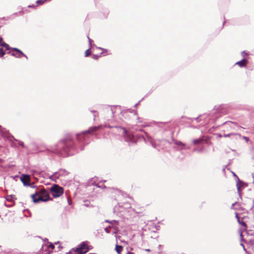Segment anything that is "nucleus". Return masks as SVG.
I'll list each match as a JSON object with an SVG mask.
<instances>
[{"instance_id": "1", "label": "nucleus", "mask_w": 254, "mask_h": 254, "mask_svg": "<svg viewBox=\"0 0 254 254\" xmlns=\"http://www.w3.org/2000/svg\"><path fill=\"white\" fill-rule=\"evenodd\" d=\"M72 145V138L70 135H67L53 147L51 151L57 154H66L67 153L69 148Z\"/></svg>"}, {"instance_id": "2", "label": "nucleus", "mask_w": 254, "mask_h": 254, "mask_svg": "<svg viewBox=\"0 0 254 254\" xmlns=\"http://www.w3.org/2000/svg\"><path fill=\"white\" fill-rule=\"evenodd\" d=\"M31 197L34 203L40 201H47L50 199L48 191L44 189L36 191L31 195Z\"/></svg>"}, {"instance_id": "3", "label": "nucleus", "mask_w": 254, "mask_h": 254, "mask_svg": "<svg viewBox=\"0 0 254 254\" xmlns=\"http://www.w3.org/2000/svg\"><path fill=\"white\" fill-rule=\"evenodd\" d=\"M89 250L88 243L86 242L81 243L77 248L72 249L68 254H85Z\"/></svg>"}, {"instance_id": "4", "label": "nucleus", "mask_w": 254, "mask_h": 254, "mask_svg": "<svg viewBox=\"0 0 254 254\" xmlns=\"http://www.w3.org/2000/svg\"><path fill=\"white\" fill-rule=\"evenodd\" d=\"M51 192L54 197H58L61 196L64 193L63 188L57 185H54L51 188Z\"/></svg>"}, {"instance_id": "5", "label": "nucleus", "mask_w": 254, "mask_h": 254, "mask_svg": "<svg viewBox=\"0 0 254 254\" xmlns=\"http://www.w3.org/2000/svg\"><path fill=\"white\" fill-rule=\"evenodd\" d=\"M55 248V246L52 244L43 246L38 254H50Z\"/></svg>"}, {"instance_id": "6", "label": "nucleus", "mask_w": 254, "mask_h": 254, "mask_svg": "<svg viewBox=\"0 0 254 254\" xmlns=\"http://www.w3.org/2000/svg\"><path fill=\"white\" fill-rule=\"evenodd\" d=\"M8 54H10L11 56L16 58H20L22 56H23L27 59V56L23 53L22 51L17 48H12L8 52Z\"/></svg>"}, {"instance_id": "7", "label": "nucleus", "mask_w": 254, "mask_h": 254, "mask_svg": "<svg viewBox=\"0 0 254 254\" xmlns=\"http://www.w3.org/2000/svg\"><path fill=\"white\" fill-rule=\"evenodd\" d=\"M102 125L98 126L91 127L87 130L84 131L82 134H78L77 136V139L79 140V137L82 135H85L87 133H92L93 132L96 131L102 128Z\"/></svg>"}, {"instance_id": "8", "label": "nucleus", "mask_w": 254, "mask_h": 254, "mask_svg": "<svg viewBox=\"0 0 254 254\" xmlns=\"http://www.w3.org/2000/svg\"><path fill=\"white\" fill-rule=\"evenodd\" d=\"M20 180L24 186H31L32 188L34 187L30 184V177L28 175H22L20 178Z\"/></svg>"}, {"instance_id": "9", "label": "nucleus", "mask_w": 254, "mask_h": 254, "mask_svg": "<svg viewBox=\"0 0 254 254\" xmlns=\"http://www.w3.org/2000/svg\"><path fill=\"white\" fill-rule=\"evenodd\" d=\"M235 216L237 219L238 223L242 225L244 227V229L246 230L247 228V224L244 221L240 220V217L239 216V214L236 212H235Z\"/></svg>"}, {"instance_id": "10", "label": "nucleus", "mask_w": 254, "mask_h": 254, "mask_svg": "<svg viewBox=\"0 0 254 254\" xmlns=\"http://www.w3.org/2000/svg\"><path fill=\"white\" fill-rule=\"evenodd\" d=\"M248 61L246 59H243L239 62H238L236 63V64L238 65L240 67H244L246 66Z\"/></svg>"}, {"instance_id": "11", "label": "nucleus", "mask_w": 254, "mask_h": 254, "mask_svg": "<svg viewBox=\"0 0 254 254\" xmlns=\"http://www.w3.org/2000/svg\"><path fill=\"white\" fill-rule=\"evenodd\" d=\"M225 126H229L231 128H234V126H237V124L232 122H226L224 124Z\"/></svg>"}, {"instance_id": "12", "label": "nucleus", "mask_w": 254, "mask_h": 254, "mask_svg": "<svg viewBox=\"0 0 254 254\" xmlns=\"http://www.w3.org/2000/svg\"><path fill=\"white\" fill-rule=\"evenodd\" d=\"M98 49L102 51V52L100 53V54L101 55V56H102V55L106 56V55L109 54L108 53V50L107 49H104L100 48H98Z\"/></svg>"}, {"instance_id": "13", "label": "nucleus", "mask_w": 254, "mask_h": 254, "mask_svg": "<svg viewBox=\"0 0 254 254\" xmlns=\"http://www.w3.org/2000/svg\"><path fill=\"white\" fill-rule=\"evenodd\" d=\"M123 250V247L122 246L116 245V251L118 254H121V252Z\"/></svg>"}, {"instance_id": "14", "label": "nucleus", "mask_w": 254, "mask_h": 254, "mask_svg": "<svg viewBox=\"0 0 254 254\" xmlns=\"http://www.w3.org/2000/svg\"><path fill=\"white\" fill-rule=\"evenodd\" d=\"M1 46L4 48L6 50H11L12 49L9 47V46L7 44H6L5 42L1 43Z\"/></svg>"}, {"instance_id": "15", "label": "nucleus", "mask_w": 254, "mask_h": 254, "mask_svg": "<svg viewBox=\"0 0 254 254\" xmlns=\"http://www.w3.org/2000/svg\"><path fill=\"white\" fill-rule=\"evenodd\" d=\"M237 206L239 207V204L237 203H233L231 206V208L234 210H237Z\"/></svg>"}, {"instance_id": "16", "label": "nucleus", "mask_w": 254, "mask_h": 254, "mask_svg": "<svg viewBox=\"0 0 254 254\" xmlns=\"http://www.w3.org/2000/svg\"><path fill=\"white\" fill-rule=\"evenodd\" d=\"M91 52L90 51V49H87L85 52V57H88V56L91 55Z\"/></svg>"}, {"instance_id": "17", "label": "nucleus", "mask_w": 254, "mask_h": 254, "mask_svg": "<svg viewBox=\"0 0 254 254\" xmlns=\"http://www.w3.org/2000/svg\"><path fill=\"white\" fill-rule=\"evenodd\" d=\"M101 57V55H100H100H98L93 54V55H92V58H93V59H94V60H98V58H99V57Z\"/></svg>"}, {"instance_id": "18", "label": "nucleus", "mask_w": 254, "mask_h": 254, "mask_svg": "<svg viewBox=\"0 0 254 254\" xmlns=\"http://www.w3.org/2000/svg\"><path fill=\"white\" fill-rule=\"evenodd\" d=\"M4 54L5 52H4L3 48H0V57H3Z\"/></svg>"}, {"instance_id": "19", "label": "nucleus", "mask_w": 254, "mask_h": 254, "mask_svg": "<svg viewBox=\"0 0 254 254\" xmlns=\"http://www.w3.org/2000/svg\"><path fill=\"white\" fill-rule=\"evenodd\" d=\"M201 141V139H195V140H194L193 141V143L194 145H196L199 143H200Z\"/></svg>"}, {"instance_id": "20", "label": "nucleus", "mask_w": 254, "mask_h": 254, "mask_svg": "<svg viewBox=\"0 0 254 254\" xmlns=\"http://www.w3.org/2000/svg\"><path fill=\"white\" fill-rule=\"evenodd\" d=\"M234 133H230L227 134H224H224H223V136L224 137H230L231 135H234Z\"/></svg>"}, {"instance_id": "21", "label": "nucleus", "mask_w": 254, "mask_h": 254, "mask_svg": "<svg viewBox=\"0 0 254 254\" xmlns=\"http://www.w3.org/2000/svg\"><path fill=\"white\" fill-rule=\"evenodd\" d=\"M216 136L218 138H221L222 137H223V134H221V133H217L216 134Z\"/></svg>"}, {"instance_id": "22", "label": "nucleus", "mask_w": 254, "mask_h": 254, "mask_svg": "<svg viewBox=\"0 0 254 254\" xmlns=\"http://www.w3.org/2000/svg\"><path fill=\"white\" fill-rule=\"evenodd\" d=\"M176 144H177L178 145H183V143L182 142H180V141H178L176 142Z\"/></svg>"}, {"instance_id": "23", "label": "nucleus", "mask_w": 254, "mask_h": 254, "mask_svg": "<svg viewBox=\"0 0 254 254\" xmlns=\"http://www.w3.org/2000/svg\"><path fill=\"white\" fill-rule=\"evenodd\" d=\"M3 39L1 37H0V44L1 45V43H2Z\"/></svg>"}, {"instance_id": "24", "label": "nucleus", "mask_w": 254, "mask_h": 254, "mask_svg": "<svg viewBox=\"0 0 254 254\" xmlns=\"http://www.w3.org/2000/svg\"><path fill=\"white\" fill-rule=\"evenodd\" d=\"M244 54H247L245 52H242V55L244 56Z\"/></svg>"}, {"instance_id": "25", "label": "nucleus", "mask_w": 254, "mask_h": 254, "mask_svg": "<svg viewBox=\"0 0 254 254\" xmlns=\"http://www.w3.org/2000/svg\"><path fill=\"white\" fill-rule=\"evenodd\" d=\"M127 254H134L131 252H128Z\"/></svg>"}, {"instance_id": "26", "label": "nucleus", "mask_w": 254, "mask_h": 254, "mask_svg": "<svg viewBox=\"0 0 254 254\" xmlns=\"http://www.w3.org/2000/svg\"><path fill=\"white\" fill-rule=\"evenodd\" d=\"M88 39H89V42L91 43V40L88 37Z\"/></svg>"}, {"instance_id": "27", "label": "nucleus", "mask_w": 254, "mask_h": 254, "mask_svg": "<svg viewBox=\"0 0 254 254\" xmlns=\"http://www.w3.org/2000/svg\"><path fill=\"white\" fill-rule=\"evenodd\" d=\"M105 127H109V128L111 127L110 126H105Z\"/></svg>"}, {"instance_id": "28", "label": "nucleus", "mask_w": 254, "mask_h": 254, "mask_svg": "<svg viewBox=\"0 0 254 254\" xmlns=\"http://www.w3.org/2000/svg\"><path fill=\"white\" fill-rule=\"evenodd\" d=\"M244 138H245V140H247V137H244Z\"/></svg>"}, {"instance_id": "29", "label": "nucleus", "mask_w": 254, "mask_h": 254, "mask_svg": "<svg viewBox=\"0 0 254 254\" xmlns=\"http://www.w3.org/2000/svg\"><path fill=\"white\" fill-rule=\"evenodd\" d=\"M124 130H125V132L127 133V130L125 129H124Z\"/></svg>"}]
</instances>
